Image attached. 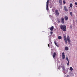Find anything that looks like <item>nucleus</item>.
Returning a JSON list of instances; mask_svg holds the SVG:
<instances>
[{
    "instance_id": "obj_1",
    "label": "nucleus",
    "mask_w": 77,
    "mask_h": 77,
    "mask_svg": "<svg viewBox=\"0 0 77 77\" xmlns=\"http://www.w3.org/2000/svg\"><path fill=\"white\" fill-rule=\"evenodd\" d=\"M60 28L61 30H62L64 32H66V26L65 25H60Z\"/></svg>"
},
{
    "instance_id": "obj_2",
    "label": "nucleus",
    "mask_w": 77,
    "mask_h": 77,
    "mask_svg": "<svg viewBox=\"0 0 77 77\" xmlns=\"http://www.w3.org/2000/svg\"><path fill=\"white\" fill-rule=\"evenodd\" d=\"M49 4V0H48L46 2V10L47 11H48L49 9H48V4Z\"/></svg>"
},
{
    "instance_id": "obj_3",
    "label": "nucleus",
    "mask_w": 77,
    "mask_h": 77,
    "mask_svg": "<svg viewBox=\"0 0 77 77\" xmlns=\"http://www.w3.org/2000/svg\"><path fill=\"white\" fill-rule=\"evenodd\" d=\"M67 39L68 42H69V43H70V42H71V38H70L69 35H67Z\"/></svg>"
},
{
    "instance_id": "obj_4",
    "label": "nucleus",
    "mask_w": 77,
    "mask_h": 77,
    "mask_svg": "<svg viewBox=\"0 0 77 77\" xmlns=\"http://www.w3.org/2000/svg\"><path fill=\"white\" fill-rule=\"evenodd\" d=\"M64 18L63 17H62L61 18V23L62 24H64Z\"/></svg>"
},
{
    "instance_id": "obj_5",
    "label": "nucleus",
    "mask_w": 77,
    "mask_h": 77,
    "mask_svg": "<svg viewBox=\"0 0 77 77\" xmlns=\"http://www.w3.org/2000/svg\"><path fill=\"white\" fill-rule=\"evenodd\" d=\"M55 12L56 15H57V16H58L59 15V11L57 10H56L55 11Z\"/></svg>"
},
{
    "instance_id": "obj_6",
    "label": "nucleus",
    "mask_w": 77,
    "mask_h": 77,
    "mask_svg": "<svg viewBox=\"0 0 77 77\" xmlns=\"http://www.w3.org/2000/svg\"><path fill=\"white\" fill-rule=\"evenodd\" d=\"M64 39L65 41V43L67 44V40L66 39V36H64Z\"/></svg>"
},
{
    "instance_id": "obj_7",
    "label": "nucleus",
    "mask_w": 77,
    "mask_h": 77,
    "mask_svg": "<svg viewBox=\"0 0 77 77\" xmlns=\"http://www.w3.org/2000/svg\"><path fill=\"white\" fill-rule=\"evenodd\" d=\"M62 58L63 59H65V53L64 52L62 53Z\"/></svg>"
},
{
    "instance_id": "obj_8",
    "label": "nucleus",
    "mask_w": 77,
    "mask_h": 77,
    "mask_svg": "<svg viewBox=\"0 0 77 77\" xmlns=\"http://www.w3.org/2000/svg\"><path fill=\"white\" fill-rule=\"evenodd\" d=\"M56 53L55 52H54V53L53 56V57L54 59H55V57H56Z\"/></svg>"
},
{
    "instance_id": "obj_9",
    "label": "nucleus",
    "mask_w": 77,
    "mask_h": 77,
    "mask_svg": "<svg viewBox=\"0 0 77 77\" xmlns=\"http://www.w3.org/2000/svg\"><path fill=\"white\" fill-rule=\"evenodd\" d=\"M64 8L65 11L66 12H67L68 11V9H67V8H66V6H65L64 7Z\"/></svg>"
},
{
    "instance_id": "obj_10",
    "label": "nucleus",
    "mask_w": 77,
    "mask_h": 77,
    "mask_svg": "<svg viewBox=\"0 0 77 77\" xmlns=\"http://www.w3.org/2000/svg\"><path fill=\"white\" fill-rule=\"evenodd\" d=\"M53 29H54V26H52L50 28V30L51 31H53Z\"/></svg>"
},
{
    "instance_id": "obj_11",
    "label": "nucleus",
    "mask_w": 77,
    "mask_h": 77,
    "mask_svg": "<svg viewBox=\"0 0 77 77\" xmlns=\"http://www.w3.org/2000/svg\"><path fill=\"white\" fill-rule=\"evenodd\" d=\"M64 19L65 20H68V17L67 16H65L64 17Z\"/></svg>"
},
{
    "instance_id": "obj_12",
    "label": "nucleus",
    "mask_w": 77,
    "mask_h": 77,
    "mask_svg": "<svg viewBox=\"0 0 77 77\" xmlns=\"http://www.w3.org/2000/svg\"><path fill=\"white\" fill-rule=\"evenodd\" d=\"M62 69H63V71H65V66H63L62 67Z\"/></svg>"
},
{
    "instance_id": "obj_13",
    "label": "nucleus",
    "mask_w": 77,
    "mask_h": 77,
    "mask_svg": "<svg viewBox=\"0 0 77 77\" xmlns=\"http://www.w3.org/2000/svg\"><path fill=\"white\" fill-rule=\"evenodd\" d=\"M59 3L61 5H62V0H59Z\"/></svg>"
},
{
    "instance_id": "obj_14",
    "label": "nucleus",
    "mask_w": 77,
    "mask_h": 77,
    "mask_svg": "<svg viewBox=\"0 0 77 77\" xmlns=\"http://www.w3.org/2000/svg\"><path fill=\"white\" fill-rule=\"evenodd\" d=\"M54 43H55V45H56V46H57V47L59 46V45H57V43H56V42H55Z\"/></svg>"
},
{
    "instance_id": "obj_15",
    "label": "nucleus",
    "mask_w": 77,
    "mask_h": 77,
    "mask_svg": "<svg viewBox=\"0 0 77 77\" xmlns=\"http://www.w3.org/2000/svg\"><path fill=\"white\" fill-rule=\"evenodd\" d=\"M68 47H66L65 48V50H68Z\"/></svg>"
},
{
    "instance_id": "obj_16",
    "label": "nucleus",
    "mask_w": 77,
    "mask_h": 77,
    "mask_svg": "<svg viewBox=\"0 0 77 77\" xmlns=\"http://www.w3.org/2000/svg\"><path fill=\"white\" fill-rule=\"evenodd\" d=\"M58 39H62V37L61 36H59L58 37Z\"/></svg>"
},
{
    "instance_id": "obj_17",
    "label": "nucleus",
    "mask_w": 77,
    "mask_h": 77,
    "mask_svg": "<svg viewBox=\"0 0 77 77\" xmlns=\"http://www.w3.org/2000/svg\"><path fill=\"white\" fill-rule=\"evenodd\" d=\"M70 7L71 8H72V3L70 4Z\"/></svg>"
},
{
    "instance_id": "obj_18",
    "label": "nucleus",
    "mask_w": 77,
    "mask_h": 77,
    "mask_svg": "<svg viewBox=\"0 0 77 77\" xmlns=\"http://www.w3.org/2000/svg\"><path fill=\"white\" fill-rule=\"evenodd\" d=\"M70 71H72L73 70V69H72V67H70Z\"/></svg>"
},
{
    "instance_id": "obj_19",
    "label": "nucleus",
    "mask_w": 77,
    "mask_h": 77,
    "mask_svg": "<svg viewBox=\"0 0 77 77\" xmlns=\"http://www.w3.org/2000/svg\"><path fill=\"white\" fill-rule=\"evenodd\" d=\"M57 21L58 22V23H60V21L59 20H57Z\"/></svg>"
},
{
    "instance_id": "obj_20",
    "label": "nucleus",
    "mask_w": 77,
    "mask_h": 77,
    "mask_svg": "<svg viewBox=\"0 0 77 77\" xmlns=\"http://www.w3.org/2000/svg\"><path fill=\"white\" fill-rule=\"evenodd\" d=\"M70 14L71 16H72V12H70Z\"/></svg>"
},
{
    "instance_id": "obj_21",
    "label": "nucleus",
    "mask_w": 77,
    "mask_h": 77,
    "mask_svg": "<svg viewBox=\"0 0 77 77\" xmlns=\"http://www.w3.org/2000/svg\"><path fill=\"white\" fill-rule=\"evenodd\" d=\"M63 4H65V3H66V2H65V0L63 1Z\"/></svg>"
},
{
    "instance_id": "obj_22",
    "label": "nucleus",
    "mask_w": 77,
    "mask_h": 77,
    "mask_svg": "<svg viewBox=\"0 0 77 77\" xmlns=\"http://www.w3.org/2000/svg\"><path fill=\"white\" fill-rule=\"evenodd\" d=\"M66 60H67L68 62H69V60H68V58L66 57Z\"/></svg>"
},
{
    "instance_id": "obj_23",
    "label": "nucleus",
    "mask_w": 77,
    "mask_h": 77,
    "mask_svg": "<svg viewBox=\"0 0 77 77\" xmlns=\"http://www.w3.org/2000/svg\"><path fill=\"white\" fill-rule=\"evenodd\" d=\"M67 65H68V66L69 65V61H68V63H67Z\"/></svg>"
},
{
    "instance_id": "obj_24",
    "label": "nucleus",
    "mask_w": 77,
    "mask_h": 77,
    "mask_svg": "<svg viewBox=\"0 0 77 77\" xmlns=\"http://www.w3.org/2000/svg\"><path fill=\"white\" fill-rule=\"evenodd\" d=\"M50 34H51V35H52L53 34V32H50Z\"/></svg>"
},
{
    "instance_id": "obj_25",
    "label": "nucleus",
    "mask_w": 77,
    "mask_h": 77,
    "mask_svg": "<svg viewBox=\"0 0 77 77\" xmlns=\"http://www.w3.org/2000/svg\"><path fill=\"white\" fill-rule=\"evenodd\" d=\"M75 5H76V6H77V2H75Z\"/></svg>"
},
{
    "instance_id": "obj_26",
    "label": "nucleus",
    "mask_w": 77,
    "mask_h": 77,
    "mask_svg": "<svg viewBox=\"0 0 77 77\" xmlns=\"http://www.w3.org/2000/svg\"><path fill=\"white\" fill-rule=\"evenodd\" d=\"M70 27H71V28H72V26H71Z\"/></svg>"
},
{
    "instance_id": "obj_27",
    "label": "nucleus",
    "mask_w": 77,
    "mask_h": 77,
    "mask_svg": "<svg viewBox=\"0 0 77 77\" xmlns=\"http://www.w3.org/2000/svg\"><path fill=\"white\" fill-rule=\"evenodd\" d=\"M48 47H49V44H48Z\"/></svg>"
},
{
    "instance_id": "obj_28",
    "label": "nucleus",
    "mask_w": 77,
    "mask_h": 77,
    "mask_svg": "<svg viewBox=\"0 0 77 77\" xmlns=\"http://www.w3.org/2000/svg\"><path fill=\"white\" fill-rule=\"evenodd\" d=\"M76 7H77V6H76Z\"/></svg>"
}]
</instances>
